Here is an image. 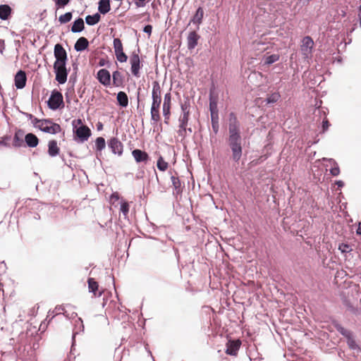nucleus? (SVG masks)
I'll return each mask as SVG.
<instances>
[{
	"label": "nucleus",
	"mask_w": 361,
	"mask_h": 361,
	"mask_svg": "<svg viewBox=\"0 0 361 361\" xmlns=\"http://www.w3.org/2000/svg\"><path fill=\"white\" fill-rule=\"evenodd\" d=\"M73 12L74 11H68L64 14L61 15L58 18V20L60 23V24L63 25L69 23L73 18Z\"/></svg>",
	"instance_id": "35"
},
{
	"label": "nucleus",
	"mask_w": 361,
	"mask_h": 361,
	"mask_svg": "<svg viewBox=\"0 0 361 361\" xmlns=\"http://www.w3.org/2000/svg\"><path fill=\"white\" fill-rule=\"evenodd\" d=\"M332 324L336 331L345 338L347 345L350 350L357 351L361 350L359 345L355 339L354 334L352 331L346 329L337 321L333 322Z\"/></svg>",
	"instance_id": "3"
},
{
	"label": "nucleus",
	"mask_w": 361,
	"mask_h": 361,
	"mask_svg": "<svg viewBox=\"0 0 361 361\" xmlns=\"http://www.w3.org/2000/svg\"><path fill=\"white\" fill-rule=\"evenodd\" d=\"M121 198L120 195L117 192H114L110 195V200L113 202H116L119 200Z\"/></svg>",
	"instance_id": "58"
},
{
	"label": "nucleus",
	"mask_w": 361,
	"mask_h": 361,
	"mask_svg": "<svg viewBox=\"0 0 361 361\" xmlns=\"http://www.w3.org/2000/svg\"><path fill=\"white\" fill-rule=\"evenodd\" d=\"M92 135V131L87 126H75L73 130V140L82 144L88 140Z\"/></svg>",
	"instance_id": "5"
},
{
	"label": "nucleus",
	"mask_w": 361,
	"mask_h": 361,
	"mask_svg": "<svg viewBox=\"0 0 361 361\" xmlns=\"http://www.w3.org/2000/svg\"><path fill=\"white\" fill-rule=\"evenodd\" d=\"M311 1L312 0H298L297 2V4L301 5L302 6H307Z\"/></svg>",
	"instance_id": "62"
},
{
	"label": "nucleus",
	"mask_w": 361,
	"mask_h": 361,
	"mask_svg": "<svg viewBox=\"0 0 361 361\" xmlns=\"http://www.w3.org/2000/svg\"><path fill=\"white\" fill-rule=\"evenodd\" d=\"M25 130L21 128H18L16 130L13 138V146L16 148H19L23 146L25 137Z\"/></svg>",
	"instance_id": "23"
},
{
	"label": "nucleus",
	"mask_w": 361,
	"mask_h": 361,
	"mask_svg": "<svg viewBox=\"0 0 361 361\" xmlns=\"http://www.w3.org/2000/svg\"><path fill=\"white\" fill-rule=\"evenodd\" d=\"M334 183L337 186L338 189H341L345 185V183L342 180H336Z\"/></svg>",
	"instance_id": "61"
},
{
	"label": "nucleus",
	"mask_w": 361,
	"mask_h": 361,
	"mask_svg": "<svg viewBox=\"0 0 361 361\" xmlns=\"http://www.w3.org/2000/svg\"><path fill=\"white\" fill-rule=\"evenodd\" d=\"M120 204V212L123 214V215L125 216V218L127 216V215L129 213V204L128 201L126 200L121 198V201L119 202Z\"/></svg>",
	"instance_id": "38"
},
{
	"label": "nucleus",
	"mask_w": 361,
	"mask_h": 361,
	"mask_svg": "<svg viewBox=\"0 0 361 361\" xmlns=\"http://www.w3.org/2000/svg\"><path fill=\"white\" fill-rule=\"evenodd\" d=\"M78 334V331H73V335H72V338H71V351H70V353L71 354H74L73 353V351L75 350V344H76V341H75V336L76 334Z\"/></svg>",
	"instance_id": "52"
},
{
	"label": "nucleus",
	"mask_w": 361,
	"mask_h": 361,
	"mask_svg": "<svg viewBox=\"0 0 361 361\" xmlns=\"http://www.w3.org/2000/svg\"><path fill=\"white\" fill-rule=\"evenodd\" d=\"M78 80V73H72L69 78L68 84L75 85Z\"/></svg>",
	"instance_id": "54"
},
{
	"label": "nucleus",
	"mask_w": 361,
	"mask_h": 361,
	"mask_svg": "<svg viewBox=\"0 0 361 361\" xmlns=\"http://www.w3.org/2000/svg\"><path fill=\"white\" fill-rule=\"evenodd\" d=\"M356 234L357 235H361V221L358 222L357 227L356 229Z\"/></svg>",
	"instance_id": "64"
},
{
	"label": "nucleus",
	"mask_w": 361,
	"mask_h": 361,
	"mask_svg": "<svg viewBox=\"0 0 361 361\" xmlns=\"http://www.w3.org/2000/svg\"><path fill=\"white\" fill-rule=\"evenodd\" d=\"M338 250L341 252V253H347L352 250L350 245L348 243H342L338 245Z\"/></svg>",
	"instance_id": "48"
},
{
	"label": "nucleus",
	"mask_w": 361,
	"mask_h": 361,
	"mask_svg": "<svg viewBox=\"0 0 361 361\" xmlns=\"http://www.w3.org/2000/svg\"><path fill=\"white\" fill-rule=\"evenodd\" d=\"M106 147V141L103 137H97L94 140V149L96 152V158L102 164V150Z\"/></svg>",
	"instance_id": "20"
},
{
	"label": "nucleus",
	"mask_w": 361,
	"mask_h": 361,
	"mask_svg": "<svg viewBox=\"0 0 361 361\" xmlns=\"http://www.w3.org/2000/svg\"><path fill=\"white\" fill-rule=\"evenodd\" d=\"M42 123L47 124L45 126L39 127V130L43 133L56 135L62 130L61 126L51 118H42Z\"/></svg>",
	"instance_id": "8"
},
{
	"label": "nucleus",
	"mask_w": 361,
	"mask_h": 361,
	"mask_svg": "<svg viewBox=\"0 0 361 361\" xmlns=\"http://www.w3.org/2000/svg\"><path fill=\"white\" fill-rule=\"evenodd\" d=\"M48 150L47 154L51 157H56L60 154V147L58 146L57 141L56 140H51L48 142Z\"/></svg>",
	"instance_id": "27"
},
{
	"label": "nucleus",
	"mask_w": 361,
	"mask_h": 361,
	"mask_svg": "<svg viewBox=\"0 0 361 361\" xmlns=\"http://www.w3.org/2000/svg\"><path fill=\"white\" fill-rule=\"evenodd\" d=\"M201 36L197 32V30H192L188 32L187 36V47L190 51L193 50L198 44Z\"/></svg>",
	"instance_id": "19"
},
{
	"label": "nucleus",
	"mask_w": 361,
	"mask_h": 361,
	"mask_svg": "<svg viewBox=\"0 0 361 361\" xmlns=\"http://www.w3.org/2000/svg\"><path fill=\"white\" fill-rule=\"evenodd\" d=\"M243 139L240 132V123L236 114L231 111L228 114V145L231 151V159L235 163H239L243 156Z\"/></svg>",
	"instance_id": "1"
},
{
	"label": "nucleus",
	"mask_w": 361,
	"mask_h": 361,
	"mask_svg": "<svg viewBox=\"0 0 361 361\" xmlns=\"http://www.w3.org/2000/svg\"><path fill=\"white\" fill-rule=\"evenodd\" d=\"M152 29H153V27L152 25L150 24H147V25H145L144 27H143V29H142V31L147 34L149 36L151 35L152 34Z\"/></svg>",
	"instance_id": "55"
},
{
	"label": "nucleus",
	"mask_w": 361,
	"mask_h": 361,
	"mask_svg": "<svg viewBox=\"0 0 361 361\" xmlns=\"http://www.w3.org/2000/svg\"><path fill=\"white\" fill-rule=\"evenodd\" d=\"M47 104L48 108L52 111L63 109L65 107V104L62 93L57 89L53 90Z\"/></svg>",
	"instance_id": "4"
},
{
	"label": "nucleus",
	"mask_w": 361,
	"mask_h": 361,
	"mask_svg": "<svg viewBox=\"0 0 361 361\" xmlns=\"http://www.w3.org/2000/svg\"><path fill=\"white\" fill-rule=\"evenodd\" d=\"M152 99L151 108H160L161 103V87L157 80L152 82Z\"/></svg>",
	"instance_id": "10"
},
{
	"label": "nucleus",
	"mask_w": 361,
	"mask_h": 361,
	"mask_svg": "<svg viewBox=\"0 0 361 361\" xmlns=\"http://www.w3.org/2000/svg\"><path fill=\"white\" fill-rule=\"evenodd\" d=\"M314 44V41L310 36H305L302 39V47L306 49H310V51L312 49V46Z\"/></svg>",
	"instance_id": "42"
},
{
	"label": "nucleus",
	"mask_w": 361,
	"mask_h": 361,
	"mask_svg": "<svg viewBox=\"0 0 361 361\" xmlns=\"http://www.w3.org/2000/svg\"><path fill=\"white\" fill-rule=\"evenodd\" d=\"M332 166H333L329 169L330 174L332 176H338L341 173V170H340V167H339L338 164H334Z\"/></svg>",
	"instance_id": "49"
},
{
	"label": "nucleus",
	"mask_w": 361,
	"mask_h": 361,
	"mask_svg": "<svg viewBox=\"0 0 361 361\" xmlns=\"http://www.w3.org/2000/svg\"><path fill=\"white\" fill-rule=\"evenodd\" d=\"M132 156L137 164L143 163L147 164L151 161L149 154L140 149H134L132 151Z\"/></svg>",
	"instance_id": "16"
},
{
	"label": "nucleus",
	"mask_w": 361,
	"mask_h": 361,
	"mask_svg": "<svg viewBox=\"0 0 361 361\" xmlns=\"http://www.w3.org/2000/svg\"><path fill=\"white\" fill-rule=\"evenodd\" d=\"M88 290L90 293H92L95 296H101L102 292H99L98 295L97 292L99 290V284L94 278L87 279Z\"/></svg>",
	"instance_id": "31"
},
{
	"label": "nucleus",
	"mask_w": 361,
	"mask_h": 361,
	"mask_svg": "<svg viewBox=\"0 0 361 361\" xmlns=\"http://www.w3.org/2000/svg\"><path fill=\"white\" fill-rule=\"evenodd\" d=\"M24 142V147L35 148L39 145V139L35 134L32 133H28L25 135Z\"/></svg>",
	"instance_id": "21"
},
{
	"label": "nucleus",
	"mask_w": 361,
	"mask_h": 361,
	"mask_svg": "<svg viewBox=\"0 0 361 361\" xmlns=\"http://www.w3.org/2000/svg\"><path fill=\"white\" fill-rule=\"evenodd\" d=\"M140 49L137 46V49L134 50L130 56V71L133 76L139 78L140 76V71L142 69L143 64L139 56Z\"/></svg>",
	"instance_id": "6"
},
{
	"label": "nucleus",
	"mask_w": 361,
	"mask_h": 361,
	"mask_svg": "<svg viewBox=\"0 0 361 361\" xmlns=\"http://www.w3.org/2000/svg\"><path fill=\"white\" fill-rule=\"evenodd\" d=\"M54 56L55 58L54 64H68V54L61 44L57 43L54 45Z\"/></svg>",
	"instance_id": "7"
},
{
	"label": "nucleus",
	"mask_w": 361,
	"mask_h": 361,
	"mask_svg": "<svg viewBox=\"0 0 361 361\" xmlns=\"http://www.w3.org/2000/svg\"><path fill=\"white\" fill-rule=\"evenodd\" d=\"M95 78L102 85L106 87L111 85V75L106 68L99 69L95 75Z\"/></svg>",
	"instance_id": "12"
},
{
	"label": "nucleus",
	"mask_w": 361,
	"mask_h": 361,
	"mask_svg": "<svg viewBox=\"0 0 361 361\" xmlns=\"http://www.w3.org/2000/svg\"><path fill=\"white\" fill-rule=\"evenodd\" d=\"M55 4V13L58 10L63 9L66 6H68L71 0H53Z\"/></svg>",
	"instance_id": "40"
},
{
	"label": "nucleus",
	"mask_w": 361,
	"mask_h": 361,
	"mask_svg": "<svg viewBox=\"0 0 361 361\" xmlns=\"http://www.w3.org/2000/svg\"><path fill=\"white\" fill-rule=\"evenodd\" d=\"M157 166L160 171H165L169 167V164L162 156H159L157 161Z\"/></svg>",
	"instance_id": "39"
},
{
	"label": "nucleus",
	"mask_w": 361,
	"mask_h": 361,
	"mask_svg": "<svg viewBox=\"0 0 361 361\" xmlns=\"http://www.w3.org/2000/svg\"><path fill=\"white\" fill-rule=\"evenodd\" d=\"M280 59V56L278 54H272L264 57V65L271 66L275 62L278 61Z\"/></svg>",
	"instance_id": "36"
},
{
	"label": "nucleus",
	"mask_w": 361,
	"mask_h": 361,
	"mask_svg": "<svg viewBox=\"0 0 361 361\" xmlns=\"http://www.w3.org/2000/svg\"><path fill=\"white\" fill-rule=\"evenodd\" d=\"M116 104L121 108H126L128 106V97L123 91H120L116 94Z\"/></svg>",
	"instance_id": "29"
},
{
	"label": "nucleus",
	"mask_w": 361,
	"mask_h": 361,
	"mask_svg": "<svg viewBox=\"0 0 361 361\" xmlns=\"http://www.w3.org/2000/svg\"><path fill=\"white\" fill-rule=\"evenodd\" d=\"M78 66H79V63H78L77 59H75L74 61H73V63H72L73 72L72 73H78Z\"/></svg>",
	"instance_id": "59"
},
{
	"label": "nucleus",
	"mask_w": 361,
	"mask_h": 361,
	"mask_svg": "<svg viewBox=\"0 0 361 361\" xmlns=\"http://www.w3.org/2000/svg\"><path fill=\"white\" fill-rule=\"evenodd\" d=\"M190 101L188 96L184 95V102L180 103V109H181V115L178 118L179 123L188 125L189 119H190Z\"/></svg>",
	"instance_id": "9"
},
{
	"label": "nucleus",
	"mask_w": 361,
	"mask_h": 361,
	"mask_svg": "<svg viewBox=\"0 0 361 361\" xmlns=\"http://www.w3.org/2000/svg\"><path fill=\"white\" fill-rule=\"evenodd\" d=\"M115 56L117 61L120 63H126L128 59V55L123 51L117 52V54H115Z\"/></svg>",
	"instance_id": "45"
},
{
	"label": "nucleus",
	"mask_w": 361,
	"mask_h": 361,
	"mask_svg": "<svg viewBox=\"0 0 361 361\" xmlns=\"http://www.w3.org/2000/svg\"><path fill=\"white\" fill-rule=\"evenodd\" d=\"M241 345V341L239 339H233L230 338L226 344L225 353L231 356H236Z\"/></svg>",
	"instance_id": "15"
},
{
	"label": "nucleus",
	"mask_w": 361,
	"mask_h": 361,
	"mask_svg": "<svg viewBox=\"0 0 361 361\" xmlns=\"http://www.w3.org/2000/svg\"><path fill=\"white\" fill-rule=\"evenodd\" d=\"M111 78L113 86L121 88L124 87L125 79L119 71L116 70L113 71Z\"/></svg>",
	"instance_id": "26"
},
{
	"label": "nucleus",
	"mask_w": 361,
	"mask_h": 361,
	"mask_svg": "<svg viewBox=\"0 0 361 361\" xmlns=\"http://www.w3.org/2000/svg\"><path fill=\"white\" fill-rule=\"evenodd\" d=\"M153 283L154 286L157 288H161L162 285L166 284L168 282L164 278L157 276L153 278Z\"/></svg>",
	"instance_id": "43"
},
{
	"label": "nucleus",
	"mask_w": 361,
	"mask_h": 361,
	"mask_svg": "<svg viewBox=\"0 0 361 361\" xmlns=\"http://www.w3.org/2000/svg\"><path fill=\"white\" fill-rule=\"evenodd\" d=\"M343 305L346 308V310L351 312L353 314L357 316L361 314V310L357 307H355L351 303L350 300L347 299L346 298L343 300Z\"/></svg>",
	"instance_id": "32"
},
{
	"label": "nucleus",
	"mask_w": 361,
	"mask_h": 361,
	"mask_svg": "<svg viewBox=\"0 0 361 361\" xmlns=\"http://www.w3.org/2000/svg\"><path fill=\"white\" fill-rule=\"evenodd\" d=\"M281 98V94L279 92H273L270 94H267V97L264 99L262 104L264 103L265 106L272 105L276 103Z\"/></svg>",
	"instance_id": "33"
},
{
	"label": "nucleus",
	"mask_w": 361,
	"mask_h": 361,
	"mask_svg": "<svg viewBox=\"0 0 361 361\" xmlns=\"http://www.w3.org/2000/svg\"><path fill=\"white\" fill-rule=\"evenodd\" d=\"M159 109L160 108H151V121L153 122L152 124H155L161 120Z\"/></svg>",
	"instance_id": "37"
},
{
	"label": "nucleus",
	"mask_w": 361,
	"mask_h": 361,
	"mask_svg": "<svg viewBox=\"0 0 361 361\" xmlns=\"http://www.w3.org/2000/svg\"><path fill=\"white\" fill-rule=\"evenodd\" d=\"M78 321L80 322V326H79V331L80 332H84V330H85V326L83 324V322H82V319L81 318H78Z\"/></svg>",
	"instance_id": "63"
},
{
	"label": "nucleus",
	"mask_w": 361,
	"mask_h": 361,
	"mask_svg": "<svg viewBox=\"0 0 361 361\" xmlns=\"http://www.w3.org/2000/svg\"><path fill=\"white\" fill-rule=\"evenodd\" d=\"M85 29V21L82 18L78 17L75 18L71 25V31L73 33H80Z\"/></svg>",
	"instance_id": "24"
},
{
	"label": "nucleus",
	"mask_w": 361,
	"mask_h": 361,
	"mask_svg": "<svg viewBox=\"0 0 361 361\" xmlns=\"http://www.w3.org/2000/svg\"><path fill=\"white\" fill-rule=\"evenodd\" d=\"M107 146L114 154L121 156L123 152V143L116 137H112L107 140Z\"/></svg>",
	"instance_id": "14"
},
{
	"label": "nucleus",
	"mask_w": 361,
	"mask_h": 361,
	"mask_svg": "<svg viewBox=\"0 0 361 361\" xmlns=\"http://www.w3.org/2000/svg\"><path fill=\"white\" fill-rule=\"evenodd\" d=\"M111 11V0H99L98 1V11L100 15H106Z\"/></svg>",
	"instance_id": "30"
},
{
	"label": "nucleus",
	"mask_w": 361,
	"mask_h": 361,
	"mask_svg": "<svg viewBox=\"0 0 361 361\" xmlns=\"http://www.w3.org/2000/svg\"><path fill=\"white\" fill-rule=\"evenodd\" d=\"M113 47L114 49V53L117 54L118 51H123V47L122 41L118 38L114 37L113 40Z\"/></svg>",
	"instance_id": "41"
},
{
	"label": "nucleus",
	"mask_w": 361,
	"mask_h": 361,
	"mask_svg": "<svg viewBox=\"0 0 361 361\" xmlns=\"http://www.w3.org/2000/svg\"><path fill=\"white\" fill-rule=\"evenodd\" d=\"M218 102L219 94L216 92L214 83L212 82L209 91V110L210 112L212 130L215 135H216L219 131Z\"/></svg>",
	"instance_id": "2"
},
{
	"label": "nucleus",
	"mask_w": 361,
	"mask_h": 361,
	"mask_svg": "<svg viewBox=\"0 0 361 361\" xmlns=\"http://www.w3.org/2000/svg\"><path fill=\"white\" fill-rule=\"evenodd\" d=\"M135 4V6L138 8L144 7L146 4L149 2L151 0H133Z\"/></svg>",
	"instance_id": "53"
},
{
	"label": "nucleus",
	"mask_w": 361,
	"mask_h": 361,
	"mask_svg": "<svg viewBox=\"0 0 361 361\" xmlns=\"http://www.w3.org/2000/svg\"><path fill=\"white\" fill-rule=\"evenodd\" d=\"M187 125L179 123L178 128L179 129L177 130V134L178 136L181 137L182 139H185L187 137Z\"/></svg>",
	"instance_id": "44"
},
{
	"label": "nucleus",
	"mask_w": 361,
	"mask_h": 361,
	"mask_svg": "<svg viewBox=\"0 0 361 361\" xmlns=\"http://www.w3.org/2000/svg\"><path fill=\"white\" fill-rule=\"evenodd\" d=\"M330 126H331V123H330L329 121L327 119V118H324V119L321 123V126H320L321 133H326L329 130V128Z\"/></svg>",
	"instance_id": "46"
},
{
	"label": "nucleus",
	"mask_w": 361,
	"mask_h": 361,
	"mask_svg": "<svg viewBox=\"0 0 361 361\" xmlns=\"http://www.w3.org/2000/svg\"><path fill=\"white\" fill-rule=\"evenodd\" d=\"M27 78L26 72L22 69L18 70L14 75V85L17 90H22L26 86Z\"/></svg>",
	"instance_id": "18"
},
{
	"label": "nucleus",
	"mask_w": 361,
	"mask_h": 361,
	"mask_svg": "<svg viewBox=\"0 0 361 361\" xmlns=\"http://www.w3.org/2000/svg\"><path fill=\"white\" fill-rule=\"evenodd\" d=\"M67 64H54L53 69L55 74V80L59 85H63L67 81V74L65 71Z\"/></svg>",
	"instance_id": "13"
},
{
	"label": "nucleus",
	"mask_w": 361,
	"mask_h": 361,
	"mask_svg": "<svg viewBox=\"0 0 361 361\" xmlns=\"http://www.w3.org/2000/svg\"><path fill=\"white\" fill-rule=\"evenodd\" d=\"M71 125H72L73 128H74V126H84L83 125V120L80 118H78L77 119H74V120L72 121Z\"/></svg>",
	"instance_id": "57"
},
{
	"label": "nucleus",
	"mask_w": 361,
	"mask_h": 361,
	"mask_svg": "<svg viewBox=\"0 0 361 361\" xmlns=\"http://www.w3.org/2000/svg\"><path fill=\"white\" fill-rule=\"evenodd\" d=\"M89 45L90 42L88 39L85 37H80L76 40L74 44V49L77 52H82L88 49Z\"/></svg>",
	"instance_id": "25"
},
{
	"label": "nucleus",
	"mask_w": 361,
	"mask_h": 361,
	"mask_svg": "<svg viewBox=\"0 0 361 361\" xmlns=\"http://www.w3.org/2000/svg\"><path fill=\"white\" fill-rule=\"evenodd\" d=\"M204 16V12L203 7L201 6H198L195 13L190 19L187 26L190 25V24H193L196 25L197 30H198L200 29V25L202 23Z\"/></svg>",
	"instance_id": "17"
},
{
	"label": "nucleus",
	"mask_w": 361,
	"mask_h": 361,
	"mask_svg": "<svg viewBox=\"0 0 361 361\" xmlns=\"http://www.w3.org/2000/svg\"><path fill=\"white\" fill-rule=\"evenodd\" d=\"M100 20H101V15L97 12L92 15H87L85 16V23L90 26L95 25Z\"/></svg>",
	"instance_id": "34"
},
{
	"label": "nucleus",
	"mask_w": 361,
	"mask_h": 361,
	"mask_svg": "<svg viewBox=\"0 0 361 361\" xmlns=\"http://www.w3.org/2000/svg\"><path fill=\"white\" fill-rule=\"evenodd\" d=\"M13 10L8 4L0 5V19L2 20H9L12 16Z\"/></svg>",
	"instance_id": "28"
},
{
	"label": "nucleus",
	"mask_w": 361,
	"mask_h": 361,
	"mask_svg": "<svg viewBox=\"0 0 361 361\" xmlns=\"http://www.w3.org/2000/svg\"><path fill=\"white\" fill-rule=\"evenodd\" d=\"M11 140L10 135H4L2 137H0V146L9 147L10 144L8 143V141Z\"/></svg>",
	"instance_id": "47"
},
{
	"label": "nucleus",
	"mask_w": 361,
	"mask_h": 361,
	"mask_svg": "<svg viewBox=\"0 0 361 361\" xmlns=\"http://www.w3.org/2000/svg\"><path fill=\"white\" fill-rule=\"evenodd\" d=\"M30 121L35 128L39 129V127H43L44 124L42 123V119H39L34 116V118Z\"/></svg>",
	"instance_id": "51"
},
{
	"label": "nucleus",
	"mask_w": 361,
	"mask_h": 361,
	"mask_svg": "<svg viewBox=\"0 0 361 361\" xmlns=\"http://www.w3.org/2000/svg\"><path fill=\"white\" fill-rule=\"evenodd\" d=\"M171 94L170 92L166 93L164 97V102L162 105V114L164 117V123L166 125L169 124V119L171 116Z\"/></svg>",
	"instance_id": "11"
},
{
	"label": "nucleus",
	"mask_w": 361,
	"mask_h": 361,
	"mask_svg": "<svg viewBox=\"0 0 361 361\" xmlns=\"http://www.w3.org/2000/svg\"><path fill=\"white\" fill-rule=\"evenodd\" d=\"M169 173L171 174V180L172 183V186L174 189V191L173 192V195H180L183 192V189L185 187V185H182L181 181L178 177H176L172 175V171L171 170L169 171Z\"/></svg>",
	"instance_id": "22"
},
{
	"label": "nucleus",
	"mask_w": 361,
	"mask_h": 361,
	"mask_svg": "<svg viewBox=\"0 0 361 361\" xmlns=\"http://www.w3.org/2000/svg\"><path fill=\"white\" fill-rule=\"evenodd\" d=\"M319 114L320 116H324V118H326L328 114H329V109L327 107H321L319 110Z\"/></svg>",
	"instance_id": "56"
},
{
	"label": "nucleus",
	"mask_w": 361,
	"mask_h": 361,
	"mask_svg": "<svg viewBox=\"0 0 361 361\" xmlns=\"http://www.w3.org/2000/svg\"><path fill=\"white\" fill-rule=\"evenodd\" d=\"M97 65L99 67H103V66H106L107 68H111L112 63L108 59H106L104 58H101V59H99Z\"/></svg>",
	"instance_id": "50"
},
{
	"label": "nucleus",
	"mask_w": 361,
	"mask_h": 361,
	"mask_svg": "<svg viewBox=\"0 0 361 361\" xmlns=\"http://www.w3.org/2000/svg\"><path fill=\"white\" fill-rule=\"evenodd\" d=\"M153 131L157 132L159 134L160 133H161L163 131L162 124L161 123L156 124L155 126L154 127Z\"/></svg>",
	"instance_id": "60"
}]
</instances>
